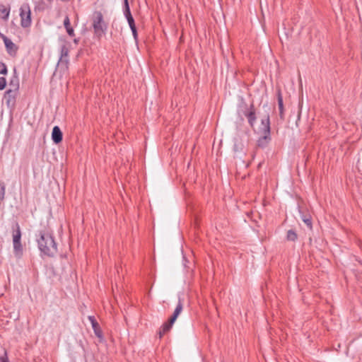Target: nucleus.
I'll use <instances>...</instances> for the list:
<instances>
[{
    "instance_id": "obj_1",
    "label": "nucleus",
    "mask_w": 362,
    "mask_h": 362,
    "mask_svg": "<svg viewBox=\"0 0 362 362\" xmlns=\"http://www.w3.org/2000/svg\"><path fill=\"white\" fill-rule=\"evenodd\" d=\"M37 241L38 248L43 255L52 257L57 254V243L54 237L48 232L40 231L39 238Z\"/></svg>"
},
{
    "instance_id": "obj_2",
    "label": "nucleus",
    "mask_w": 362,
    "mask_h": 362,
    "mask_svg": "<svg viewBox=\"0 0 362 362\" xmlns=\"http://www.w3.org/2000/svg\"><path fill=\"white\" fill-rule=\"evenodd\" d=\"M259 131L261 134V136L257 141V147L264 148L269 145L272 140L270 118L269 114H267L264 118L262 119Z\"/></svg>"
},
{
    "instance_id": "obj_3",
    "label": "nucleus",
    "mask_w": 362,
    "mask_h": 362,
    "mask_svg": "<svg viewBox=\"0 0 362 362\" xmlns=\"http://www.w3.org/2000/svg\"><path fill=\"white\" fill-rule=\"evenodd\" d=\"M91 20L94 34L98 38H100L107 29V24L104 21L103 13L100 11H95Z\"/></svg>"
},
{
    "instance_id": "obj_4",
    "label": "nucleus",
    "mask_w": 362,
    "mask_h": 362,
    "mask_svg": "<svg viewBox=\"0 0 362 362\" xmlns=\"http://www.w3.org/2000/svg\"><path fill=\"white\" fill-rule=\"evenodd\" d=\"M13 250L16 255H21L23 252V247L21 242V230L18 222H15L12 226Z\"/></svg>"
},
{
    "instance_id": "obj_5",
    "label": "nucleus",
    "mask_w": 362,
    "mask_h": 362,
    "mask_svg": "<svg viewBox=\"0 0 362 362\" xmlns=\"http://www.w3.org/2000/svg\"><path fill=\"white\" fill-rule=\"evenodd\" d=\"M21 25L23 28L31 25V11L28 4L25 3L20 8Z\"/></svg>"
},
{
    "instance_id": "obj_6",
    "label": "nucleus",
    "mask_w": 362,
    "mask_h": 362,
    "mask_svg": "<svg viewBox=\"0 0 362 362\" xmlns=\"http://www.w3.org/2000/svg\"><path fill=\"white\" fill-rule=\"evenodd\" d=\"M243 114L247 117L250 126L253 127L257 119L256 110L254 105L252 103L250 107L244 111Z\"/></svg>"
},
{
    "instance_id": "obj_7",
    "label": "nucleus",
    "mask_w": 362,
    "mask_h": 362,
    "mask_svg": "<svg viewBox=\"0 0 362 362\" xmlns=\"http://www.w3.org/2000/svg\"><path fill=\"white\" fill-rule=\"evenodd\" d=\"M88 320L90 322L92 325V327L93 329L94 333L95 336L99 338L100 339H103V332L100 329V327L95 320L94 316H88Z\"/></svg>"
},
{
    "instance_id": "obj_8",
    "label": "nucleus",
    "mask_w": 362,
    "mask_h": 362,
    "mask_svg": "<svg viewBox=\"0 0 362 362\" xmlns=\"http://www.w3.org/2000/svg\"><path fill=\"white\" fill-rule=\"evenodd\" d=\"M183 309V305L180 299L174 310L173 315L167 321L169 325H173Z\"/></svg>"
},
{
    "instance_id": "obj_9",
    "label": "nucleus",
    "mask_w": 362,
    "mask_h": 362,
    "mask_svg": "<svg viewBox=\"0 0 362 362\" xmlns=\"http://www.w3.org/2000/svg\"><path fill=\"white\" fill-rule=\"evenodd\" d=\"M5 47L8 54L12 57L16 55L18 47L8 38L5 39Z\"/></svg>"
},
{
    "instance_id": "obj_10",
    "label": "nucleus",
    "mask_w": 362,
    "mask_h": 362,
    "mask_svg": "<svg viewBox=\"0 0 362 362\" xmlns=\"http://www.w3.org/2000/svg\"><path fill=\"white\" fill-rule=\"evenodd\" d=\"M63 139V134L58 126H55L52 129V139L56 144H59Z\"/></svg>"
},
{
    "instance_id": "obj_11",
    "label": "nucleus",
    "mask_w": 362,
    "mask_h": 362,
    "mask_svg": "<svg viewBox=\"0 0 362 362\" xmlns=\"http://www.w3.org/2000/svg\"><path fill=\"white\" fill-rule=\"evenodd\" d=\"M277 101H278V107L279 110V117L281 119H284V102L283 97L281 95V92L280 90L277 91Z\"/></svg>"
},
{
    "instance_id": "obj_12",
    "label": "nucleus",
    "mask_w": 362,
    "mask_h": 362,
    "mask_svg": "<svg viewBox=\"0 0 362 362\" xmlns=\"http://www.w3.org/2000/svg\"><path fill=\"white\" fill-rule=\"evenodd\" d=\"M69 48L66 45H63L61 47L60 50V59L59 61L61 62H68V57H69Z\"/></svg>"
},
{
    "instance_id": "obj_13",
    "label": "nucleus",
    "mask_w": 362,
    "mask_h": 362,
    "mask_svg": "<svg viewBox=\"0 0 362 362\" xmlns=\"http://www.w3.org/2000/svg\"><path fill=\"white\" fill-rule=\"evenodd\" d=\"M64 26L69 36H74V28L71 26L70 20L68 16H66L64 20Z\"/></svg>"
},
{
    "instance_id": "obj_14",
    "label": "nucleus",
    "mask_w": 362,
    "mask_h": 362,
    "mask_svg": "<svg viewBox=\"0 0 362 362\" xmlns=\"http://www.w3.org/2000/svg\"><path fill=\"white\" fill-rule=\"evenodd\" d=\"M173 325H169L168 322H165L162 327L160 328L158 332V334L159 336V338L161 339L163 337V336L167 333L168 332H169L170 330V329L172 328Z\"/></svg>"
},
{
    "instance_id": "obj_15",
    "label": "nucleus",
    "mask_w": 362,
    "mask_h": 362,
    "mask_svg": "<svg viewBox=\"0 0 362 362\" xmlns=\"http://www.w3.org/2000/svg\"><path fill=\"white\" fill-rule=\"evenodd\" d=\"M124 14L126 18H130L132 16V15L131 13L128 0H124Z\"/></svg>"
},
{
    "instance_id": "obj_16",
    "label": "nucleus",
    "mask_w": 362,
    "mask_h": 362,
    "mask_svg": "<svg viewBox=\"0 0 362 362\" xmlns=\"http://www.w3.org/2000/svg\"><path fill=\"white\" fill-rule=\"evenodd\" d=\"M0 11L4 15L2 18L5 20L8 19L10 13V8H6L5 6L1 4L0 5Z\"/></svg>"
},
{
    "instance_id": "obj_17",
    "label": "nucleus",
    "mask_w": 362,
    "mask_h": 362,
    "mask_svg": "<svg viewBox=\"0 0 362 362\" xmlns=\"http://www.w3.org/2000/svg\"><path fill=\"white\" fill-rule=\"evenodd\" d=\"M298 238V235L295 230H289L287 232L286 238L289 241H295Z\"/></svg>"
},
{
    "instance_id": "obj_18",
    "label": "nucleus",
    "mask_w": 362,
    "mask_h": 362,
    "mask_svg": "<svg viewBox=\"0 0 362 362\" xmlns=\"http://www.w3.org/2000/svg\"><path fill=\"white\" fill-rule=\"evenodd\" d=\"M6 192V185L3 181H0V200L2 201L4 199Z\"/></svg>"
},
{
    "instance_id": "obj_19",
    "label": "nucleus",
    "mask_w": 362,
    "mask_h": 362,
    "mask_svg": "<svg viewBox=\"0 0 362 362\" xmlns=\"http://www.w3.org/2000/svg\"><path fill=\"white\" fill-rule=\"evenodd\" d=\"M302 220L309 228H312V220L310 215L303 216Z\"/></svg>"
},
{
    "instance_id": "obj_20",
    "label": "nucleus",
    "mask_w": 362,
    "mask_h": 362,
    "mask_svg": "<svg viewBox=\"0 0 362 362\" xmlns=\"http://www.w3.org/2000/svg\"><path fill=\"white\" fill-rule=\"evenodd\" d=\"M7 73L8 69L6 64L0 62V74L6 75Z\"/></svg>"
},
{
    "instance_id": "obj_21",
    "label": "nucleus",
    "mask_w": 362,
    "mask_h": 362,
    "mask_svg": "<svg viewBox=\"0 0 362 362\" xmlns=\"http://www.w3.org/2000/svg\"><path fill=\"white\" fill-rule=\"evenodd\" d=\"M6 86V79L4 77H0V90H4Z\"/></svg>"
},
{
    "instance_id": "obj_22",
    "label": "nucleus",
    "mask_w": 362,
    "mask_h": 362,
    "mask_svg": "<svg viewBox=\"0 0 362 362\" xmlns=\"http://www.w3.org/2000/svg\"><path fill=\"white\" fill-rule=\"evenodd\" d=\"M127 22L129 23L130 28L136 26L133 16H132L130 18H127Z\"/></svg>"
},
{
    "instance_id": "obj_23",
    "label": "nucleus",
    "mask_w": 362,
    "mask_h": 362,
    "mask_svg": "<svg viewBox=\"0 0 362 362\" xmlns=\"http://www.w3.org/2000/svg\"><path fill=\"white\" fill-rule=\"evenodd\" d=\"M131 30L132 32V35H133V37L134 38V40L136 41H137V39H138V33H137V30H136V27H132L131 28Z\"/></svg>"
},
{
    "instance_id": "obj_24",
    "label": "nucleus",
    "mask_w": 362,
    "mask_h": 362,
    "mask_svg": "<svg viewBox=\"0 0 362 362\" xmlns=\"http://www.w3.org/2000/svg\"><path fill=\"white\" fill-rule=\"evenodd\" d=\"M0 362H9L6 353L4 356H0Z\"/></svg>"
},
{
    "instance_id": "obj_25",
    "label": "nucleus",
    "mask_w": 362,
    "mask_h": 362,
    "mask_svg": "<svg viewBox=\"0 0 362 362\" xmlns=\"http://www.w3.org/2000/svg\"><path fill=\"white\" fill-rule=\"evenodd\" d=\"M0 37L3 39L4 42H5V39L8 38L6 36H5L4 34L0 33Z\"/></svg>"
},
{
    "instance_id": "obj_26",
    "label": "nucleus",
    "mask_w": 362,
    "mask_h": 362,
    "mask_svg": "<svg viewBox=\"0 0 362 362\" xmlns=\"http://www.w3.org/2000/svg\"><path fill=\"white\" fill-rule=\"evenodd\" d=\"M74 42L75 44H78V39H74Z\"/></svg>"
}]
</instances>
